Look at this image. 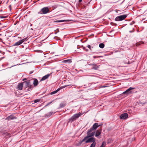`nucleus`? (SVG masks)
<instances>
[{"instance_id":"nucleus-1","label":"nucleus","mask_w":147,"mask_h":147,"mask_svg":"<svg viewBox=\"0 0 147 147\" xmlns=\"http://www.w3.org/2000/svg\"><path fill=\"white\" fill-rule=\"evenodd\" d=\"M82 115V114L81 113H79L74 114L69 119L67 123H71L73 121L76 120L78 118Z\"/></svg>"},{"instance_id":"nucleus-2","label":"nucleus","mask_w":147,"mask_h":147,"mask_svg":"<svg viewBox=\"0 0 147 147\" xmlns=\"http://www.w3.org/2000/svg\"><path fill=\"white\" fill-rule=\"evenodd\" d=\"M135 88L130 87L125 91L122 94H125L128 95L129 94H132L136 92V91L134 92L132 90L135 89Z\"/></svg>"},{"instance_id":"nucleus-3","label":"nucleus","mask_w":147,"mask_h":147,"mask_svg":"<svg viewBox=\"0 0 147 147\" xmlns=\"http://www.w3.org/2000/svg\"><path fill=\"white\" fill-rule=\"evenodd\" d=\"M71 85H66L63 86L61 87L60 88H59L56 90H55V91L51 92L50 93V94L51 95H52V94H55L57 93L58 91H59L60 90H61L63 88H64L67 87V86H69V88H71L72 87V86H70Z\"/></svg>"},{"instance_id":"nucleus-4","label":"nucleus","mask_w":147,"mask_h":147,"mask_svg":"<svg viewBox=\"0 0 147 147\" xmlns=\"http://www.w3.org/2000/svg\"><path fill=\"white\" fill-rule=\"evenodd\" d=\"M87 136L85 137L81 141H80V143H82L83 142L85 141L86 139L87 138L93 136L95 134V132L93 131L91 133H89V134H87Z\"/></svg>"},{"instance_id":"nucleus-5","label":"nucleus","mask_w":147,"mask_h":147,"mask_svg":"<svg viewBox=\"0 0 147 147\" xmlns=\"http://www.w3.org/2000/svg\"><path fill=\"white\" fill-rule=\"evenodd\" d=\"M49 11V9L47 7H44L42 8L40 11L38 12V14H45L47 13Z\"/></svg>"},{"instance_id":"nucleus-6","label":"nucleus","mask_w":147,"mask_h":147,"mask_svg":"<svg viewBox=\"0 0 147 147\" xmlns=\"http://www.w3.org/2000/svg\"><path fill=\"white\" fill-rule=\"evenodd\" d=\"M127 17V15H121L116 17L115 19V20L116 21H121L126 18Z\"/></svg>"},{"instance_id":"nucleus-7","label":"nucleus","mask_w":147,"mask_h":147,"mask_svg":"<svg viewBox=\"0 0 147 147\" xmlns=\"http://www.w3.org/2000/svg\"><path fill=\"white\" fill-rule=\"evenodd\" d=\"M85 141L86 143H90L92 142V143H96V139L93 137H90L88 138Z\"/></svg>"},{"instance_id":"nucleus-8","label":"nucleus","mask_w":147,"mask_h":147,"mask_svg":"<svg viewBox=\"0 0 147 147\" xmlns=\"http://www.w3.org/2000/svg\"><path fill=\"white\" fill-rule=\"evenodd\" d=\"M14 114H15V113H13L11 115L8 116L6 118V120L9 121L10 120L16 119L17 117L13 115Z\"/></svg>"},{"instance_id":"nucleus-9","label":"nucleus","mask_w":147,"mask_h":147,"mask_svg":"<svg viewBox=\"0 0 147 147\" xmlns=\"http://www.w3.org/2000/svg\"><path fill=\"white\" fill-rule=\"evenodd\" d=\"M128 117V114L127 113H124L120 116L119 118L121 119H124Z\"/></svg>"},{"instance_id":"nucleus-10","label":"nucleus","mask_w":147,"mask_h":147,"mask_svg":"<svg viewBox=\"0 0 147 147\" xmlns=\"http://www.w3.org/2000/svg\"><path fill=\"white\" fill-rule=\"evenodd\" d=\"M25 41V39H23L21 40H20L18 41L15 43L13 45V46H18L21 44H22L23 42H24Z\"/></svg>"},{"instance_id":"nucleus-11","label":"nucleus","mask_w":147,"mask_h":147,"mask_svg":"<svg viewBox=\"0 0 147 147\" xmlns=\"http://www.w3.org/2000/svg\"><path fill=\"white\" fill-rule=\"evenodd\" d=\"M38 83V81L36 79H31L29 80L28 81H27L25 82H22V83Z\"/></svg>"},{"instance_id":"nucleus-12","label":"nucleus","mask_w":147,"mask_h":147,"mask_svg":"<svg viewBox=\"0 0 147 147\" xmlns=\"http://www.w3.org/2000/svg\"><path fill=\"white\" fill-rule=\"evenodd\" d=\"M23 83H19L16 87V89L19 90H21L22 89Z\"/></svg>"},{"instance_id":"nucleus-13","label":"nucleus","mask_w":147,"mask_h":147,"mask_svg":"<svg viewBox=\"0 0 147 147\" xmlns=\"http://www.w3.org/2000/svg\"><path fill=\"white\" fill-rule=\"evenodd\" d=\"M51 74H48L45 76H44L42 77L41 80H40V81H44L47 79L49 76H50Z\"/></svg>"},{"instance_id":"nucleus-14","label":"nucleus","mask_w":147,"mask_h":147,"mask_svg":"<svg viewBox=\"0 0 147 147\" xmlns=\"http://www.w3.org/2000/svg\"><path fill=\"white\" fill-rule=\"evenodd\" d=\"M55 113V112H50L47 114L45 115L44 116L45 117H49L51 116L52 115L54 114Z\"/></svg>"},{"instance_id":"nucleus-15","label":"nucleus","mask_w":147,"mask_h":147,"mask_svg":"<svg viewBox=\"0 0 147 147\" xmlns=\"http://www.w3.org/2000/svg\"><path fill=\"white\" fill-rule=\"evenodd\" d=\"M101 129L100 130H97L95 134V136L97 137L99 136L100 135L101 131Z\"/></svg>"},{"instance_id":"nucleus-16","label":"nucleus","mask_w":147,"mask_h":147,"mask_svg":"<svg viewBox=\"0 0 147 147\" xmlns=\"http://www.w3.org/2000/svg\"><path fill=\"white\" fill-rule=\"evenodd\" d=\"M98 127V123H94L93 126L92 128L94 129L95 130Z\"/></svg>"},{"instance_id":"nucleus-17","label":"nucleus","mask_w":147,"mask_h":147,"mask_svg":"<svg viewBox=\"0 0 147 147\" xmlns=\"http://www.w3.org/2000/svg\"><path fill=\"white\" fill-rule=\"evenodd\" d=\"M66 105V103L64 102L61 103L60 104L59 109L61 108L64 107Z\"/></svg>"},{"instance_id":"nucleus-18","label":"nucleus","mask_w":147,"mask_h":147,"mask_svg":"<svg viewBox=\"0 0 147 147\" xmlns=\"http://www.w3.org/2000/svg\"><path fill=\"white\" fill-rule=\"evenodd\" d=\"M70 21V20H57L55 21L56 22H69Z\"/></svg>"},{"instance_id":"nucleus-19","label":"nucleus","mask_w":147,"mask_h":147,"mask_svg":"<svg viewBox=\"0 0 147 147\" xmlns=\"http://www.w3.org/2000/svg\"><path fill=\"white\" fill-rule=\"evenodd\" d=\"M71 62H72V61H71V59H67V60H63V63H71Z\"/></svg>"},{"instance_id":"nucleus-20","label":"nucleus","mask_w":147,"mask_h":147,"mask_svg":"<svg viewBox=\"0 0 147 147\" xmlns=\"http://www.w3.org/2000/svg\"><path fill=\"white\" fill-rule=\"evenodd\" d=\"M33 88V87L32 86V85H31L30 86H29L28 87V89L26 90L27 91H30L32 90Z\"/></svg>"},{"instance_id":"nucleus-21","label":"nucleus","mask_w":147,"mask_h":147,"mask_svg":"<svg viewBox=\"0 0 147 147\" xmlns=\"http://www.w3.org/2000/svg\"><path fill=\"white\" fill-rule=\"evenodd\" d=\"M104 46V44L103 43H100L99 45V47L101 48H103Z\"/></svg>"},{"instance_id":"nucleus-22","label":"nucleus","mask_w":147,"mask_h":147,"mask_svg":"<svg viewBox=\"0 0 147 147\" xmlns=\"http://www.w3.org/2000/svg\"><path fill=\"white\" fill-rule=\"evenodd\" d=\"M94 130V129L92 127L87 132V134H89V133H90L92 131Z\"/></svg>"},{"instance_id":"nucleus-23","label":"nucleus","mask_w":147,"mask_h":147,"mask_svg":"<svg viewBox=\"0 0 147 147\" xmlns=\"http://www.w3.org/2000/svg\"><path fill=\"white\" fill-rule=\"evenodd\" d=\"M99 66H97L96 65V66H95V67H92V68L96 70H97L99 68Z\"/></svg>"},{"instance_id":"nucleus-24","label":"nucleus","mask_w":147,"mask_h":147,"mask_svg":"<svg viewBox=\"0 0 147 147\" xmlns=\"http://www.w3.org/2000/svg\"><path fill=\"white\" fill-rule=\"evenodd\" d=\"M106 143L105 142H103L101 146L100 147H105Z\"/></svg>"},{"instance_id":"nucleus-25","label":"nucleus","mask_w":147,"mask_h":147,"mask_svg":"<svg viewBox=\"0 0 147 147\" xmlns=\"http://www.w3.org/2000/svg\"><path fill=\"white\" fill-rule=\"evenodd\" d=\"M96 144V142L92 143L90 145V147H95Z\"/></svg>"},{"instance_id":"nucleus-26","label":"nucleus","mask_w":147,"mask_h":147,"mask_svg":"<svg viewBox=\"0 0 147 147\" xmlns=\"http://www.w3.org/2000/svg\"><path fill=\"white\" fill-rule=\"evenodd\" d=\"M26 86H25V88H28L29 86H30L31 85H30V83H26Z\"/></svg>"},{"instance_id":"nucleus-27","label":"nucleus","mask_w":147,"mask_h":147,"mask_svg":"<svg viewBox=\"0 0 147 147\" xmlns=\"http://www.w3.org/2000/svg\"><path fill=\"white\" fill-rule=\"evenodd\" d=\"M40 100V99H35V100H34V103H36L37 102H39Z\"/></svg>"},{"instance_id":"nucleus-28","label":"nucleus","mask_w":147,"mask_h":147,"mask_svg":"<svg viewBox=\"0 0 147 147\" xmlns=\"http://www.w3.org/2000/svg\"><path fill=\"white\" fill-rule=\"evenodd\" d=\"M109 86L104 85L103 86H100V87L101 88H105V87H108Z\"/></svg>"},{"instance_id":"nucleus-29","label":"nucleus","mask_w":147,"mask_h":147,"mask_svg":"<svg viewBox=\"0 0 147 147\" xmlns=\"http://www.w3.org/2000/svg\"><path fill=\"white\" fill-rule=\"evenodd\" d=\"M91 65L92 67H95L96 66V64H90L89 65Z\"/></svg>"},{"instance_id":"nucleus-30","label":"nucleus","mask_w":147,"mask_h":147,"mask_svg":"<svg viewBox=\"0 0 147 147\" xmlns=\"http://www.w3.org/2000/svg\"><path fill=\"white\" fill-rule=\"evenodd\" d=\"M53 102V101H51V102H49L47 103V104L45 106H47L50 104L51 103Z\"/></svg>"},{"instance_id":"nucleus-31","label":"nucleus","mask_w":147,"mask_h":147,"mask_svg":"<svg viewBox=\"0 0 147 147\" xmlns=\"http://www.w3.org/2000/svg\"><path fill=\"white\" fill-rule=\"evenodd\" d=\"M38 83H33L34 86L36 87L37 86Z\"/></svg>"},{"instance_id":"nucleus-32","label":"nucleus","mask_w":147,"mask_h":147,"mask_svg":"<svg viewBox=\"0 0 147 147\" xmlns=\"http://www.w3.org/2000/svg\"><path fill=\"white\" fill-rule=\"evenodd\" d=\"M100 57V56H94L93 58L95 59V58H98V57Z\"/></svg>"},{"instance_id":"nucleus-33","label":"nucleus","mask_w":147,"mask_h":147,"mask_svg":"<svg viewBox=\"0 0 147 147\" xmlns=\"http://www.w3.org/2000/svg\"><path fill=\"white\" fill-rule=\"evenodd\" d=\"M5 134H6V136H10L11 135V134H10V133H8L7 132L6 133H5Z\"/></svg>"},{"instance_id":"nucleus-34","label":"nucleus","mask_w":147,"mask_h":147,"mask_svg":"<svg viewBox=\"0 0 147 147\" xmlns=\"http://www.w3.org/2000/svg\"><path fill=\"white\" fill-rule=\"evenodd\" d=\"M87 47L89 48L90 49H91V46L89 45H88V46H87Z\"/></svg>"},{"instance_id":"nucleus-35","label":"nucleus","mask_w":147,"mask_h":147,"mask_svg":"<svg viewBox=\"0 0 147 147\" xmlns=\"http://www.w3.org/2000/svg\"><path fill=\"white\" fill-rule=\"evenodd\" d=\"M5 18V17L2 16H0V18Z\"/></svg>"},{"instance_id":"nucleus-36","label":"nucleus","mask_w":147,"mask_h":147,"mask_svg":"<svg viewBox=\"0 0 147 147\" xmlns=\"http://www.w3.org/2000/svg\"><path fill=\"white\" fill-rule=\"evenodd\" d=\"M102 123H101L99 125H98V127L102 126Z\"/></svg>"},{"instance_id":"nucleus-37","label":"nucleus","mask_w":147,"mask_h":147,"mask_svg":"<svg viewBox=\"0 0 147 147\" xmlns=\"http://www.w3.org/2000/svg\"><path fill=\"white\" fill-rule=\"evenodd\" d=\"M33 72L32 71H30V73H29V74H32V73H33Z\"/></svg>"},{"instance_id":"nucleus-38","label":"nucleus","mask_w":147,"mask_h":147,"mask_svg":"<svg viewBox=\"0 0 147 147\" xmlns=\"http://www.w3.org/2000/svg\"><path fill=\"white\" fill-rule=\"evenodd\" d=\"M26 79H27L26 78H24V79H23V81H24V80H26Z\"/></svg>"},{"instance_id":"nucleus-39","label":"nucleus","mask_w":147,"mask_h":147,"mask_svg":"<svg viewBox=\"0 0 147 147\" xmlns=\"http://www.w3.org/2000/svg\"><path fill=\"white\" fill-rule=\"evenodd\" d=\"M82 1V0H79V2L80 3Z\"/></svg>"},{"instance_id":"nucleus-40","label":"nucleus","mask_w":147,"mask_h":147,"mask_svg":"<svg viewBox=\"0 0 147 147\" xmlns=\"http://www.w3.org/2000/svg\"><path fill=\"white\" fill-rule=\"evenodd\" d=\"M134 32V31H132V30L130 31H129V32Z\"/></svg>"}]
</instances>
